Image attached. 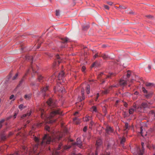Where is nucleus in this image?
<instances>
[{
  "instance_id": "obj_42",
  "label": "nucleus",
  "mask_w": 155,
  "mask_h": 155,
  "mask_svg": "<svg viewBox=\"0 0 155 155\" xmlns=\"http://www.w3.org/2000/svg\"><path fill=\"white\" fill-rule=\"evenodd\" d=\"M86 69V67L85 66H83L82 68V71L83 72H84Z\"/></svg>"
},
{
  "instance_id": "obj_47",
  "label": "nucleus",
  "mask_w": 155,
  "mask_h": 155,
  "mask_svg": "<svg viewBox=\"0 0 155 155\" xmlns=\"http://www.w3.org/2000/svg\"><path fill=\"white\" fill-rule=\"evenodd\" d=\"M146 17L149 19H152V16L151 15H147L146 16Z\"/></svg>"
},
{
  "instance_id": "obj_7",
  "label": "nucleus",
  "mask_w": 155,
  "mask_h": 155,
  "mask_svg": "<svg viewBox=\"0 0 155 155\" xmlns=\"http://www.w3.org/2000/svg\"><path fill=\"white\" fill-rule=\"evenodd\" d=\"M54 90L55 92L56 91H58L62 93H63L65 91V90L64 87H61L60 86L55 87L54 88Z\"/></svg>"
},
{
  "instance_id": "obj_34",
  "label": "nucleus",
  "mask_w": 155,
  "mask_h": 155,
  "mask_svg": "<svg viewBox=\"0 0 155 155\" xmlns=\"http://www.w3.org/2000/svg\"><path fill=\"white\" fill-rule=\"evenodd\" d=\"M56 15L57 16H60V12L58 10H56Z\"/></svg>"
},
{
  "instance_id": "obj_25",
  "label": "nucleus",
  "mask_w": 155,
  "mask_h": 155,
  "mask_svg": "<svg viewBox=\"0 0 155 155\" xmlns=\"http://www.w3.org/2000/svg\"><path fill=\"white\" fill-rule=\"evenodd\" d=\"M78 117H75V118L73 119V120L74 121L75 123L76 124H79V121L78 122L77 121V120H78Z\"/></svg>"
},
{
  "instance_id": "obj_11",
  "label": "nucleus",
  "mask_w": 155,
  "mask_h": 155,
  "mask_svg": "<svg viewBox=\"0 0 155 155\" xmlns=\"http://www.w3.org/2000/svg\"><path fill=\"white\" fill-rule=\"evenodd\" d=\"M64 74L63 71H62L60 72L58 75V78L59 80H60L62 79V78L64 77Z\"/></svg>"
},
{
  "instance_id": "obj_9",
  "label": "nucleus",
  "mask_w": 155,
  "mask_h": 155,
  "mask_svg": "<svg viewBox=\"0 0 155 155\" xmlns=\"http://www.w3.org/2000/svg\"><path fill=\"white\" fill-rule=\"evenodd\" d=\"M100 56L102 57L105 60L109 58H110L111 59H113V57L110 58V56L107 55L106 54H103L101 55Z\"/></svg>"
},
{
  "instance_id": "obj_61",
  "label": "nucleus",
  "mask_w": 155,
  "mask_h": 155,
  "mask_svg": "<svg viewBox=\"0 0 155 155\" xmlns=\"http://www.w3.org/2000/svg\"><path fill=\"white\" fill-rule=\"evenodd\" d=\"M71 155H81V154H79L78 155L76 154L75 153H74L71 154Z\"/></svg>"
},
{
  "instance_id": "obj_33",
  "label": "nucleus",
  "mask_w": 155,
  "mask_h": 155,
  "mask_svg": "<svg viewBox=\"0 0 155 155\" xmlns=\"http://www.w3.org/2000/svg\"><path fill=\"white\" fill-rule=\"evenodd\" d=\"M125 138L124 137H123L122 138V139L120 141V143L121 144H123L125 142Z\"/></svg>"
},
{
  "instance_id": "obj_51",
  "label": "nucleus",
  "mask_w": 155,
  "mask_h": 155,
  "mask_svg": "<svg viewBox=\"0 0 155 155\" xmlns=\"http://www.w3.org/2000/svg\"><path fill=\"white\" fill-rule=\"evenodd\" d=\"M129 71H128V73L127 75V78H129L130 76V74L129 73H128Z\"/></svg>"
},
{
  "instance_id": "obj_27",
  "label": "nucleus",
  "mask_w": 155,
  "mask_h": 155,
  "mask_svg": "<svg viewBox=\"0 0 155 155\" xmlns=\"http://www.w3.org/2000/svg\"><path fill=\"white\" fill-rule=\"evenodd\" d=\"M10 99H13L12 101H14V100L15 99V97L14 95L13 94L10 97Z\"/></svg>"
},
{
  "instance_id": "obj_56",
  "label": "nucleus",
  "mask_w": 155,
  "mask_h": 155,
  "mask_svg": "<svg viewBox=\"0 0 155 155\" xmlns=\"http://www.w3.org/2000/svg\"><path fill=\"white\" fill-rule=\"evenodd\" d=\"M124 106L125 107H127V104L126 103L124 102Z\"/></svg>"
},
{
  "instance_id": "obj_4",
  "label": "nucleus",
  "mask_w": 155,
  "mask_h": 155,
  "mask_svg": "<svg viewBox=\"0 0 155 155\" xmlns=\"http://www.w3.org/2000/svg\"><path fill=\"white\" fill-rule=\"evenodd\" d=\"M141 145L142 146V150H140V148L137 147L136 149V153L138 155H142L144 150V143L142 142L141 143Z\"/></svg>"
},
{
  "instance_id": "obj_37",
  "label": "nucleus",
  "mask_w": 155,
  "mask_h": 155,
  "mask_svg": "<svg viewBox=\"0 0 155 155\" xmlns=\"http://www.w3.org/2000/svg\"><path fill=\"white\" fill-rule=\"evenodd\" d=\"M50 128L49 126H46L45 127V129L46 130L49 131Z\"/></svg>"
},
{
  "instance_id": "obj_12",
  "label": "nucleus",
  "mask_w": 155,
  "mask_h": 155,
  "mask_svg": "<svg viewBox=\"0 0 155 155\" xmlns=\"http://www.w3.org/2000/svg\"><path fill=\"white\" fill-rule=\"evenodd\" d=\"M106 131L107 133L109 134L113 132V129L110 127L108 126L107 127Z\"/></svg>"
},
{
  "instance_id": "obj_32",
  "label": "nucleus",
  "mask_w": 155,
  "mask_h": 155,
  "mask_svg": "<svg viewBox=\"0 0 155 155\" xmlns=\"http://www.w3.org/2000/svg\"><path fill=\"white\" fill-rule=\"evenodd\" d=\"M48 87L47 86L45 87L43 89L41 90L42 92H45L46 91L48 90Z\"/></svg>"
},
{
  "instance_id": "obj_63",
  "label": "nucleus",
  "mask_w": 155,
  "mask_h": 155,
  "mask_svg": "<svg viewBox=\"0 0 155 155\" xmlns=\"http://www.w3.org/2000/svg\"><path fill=\"white\" fill-rule=\"evenodd\" d=\"M133 154H134V155H138L137 154V153H136V152H134L133 153Z\"/></svg>"
},
{
  "instance_id": "obj_60",
  "label": "nucleus",
  "mask_w": 155,
  "mask_h": 155,
  "mask_svg": "<svg viewBox=\"0 0 155 155\" xmlns=\"http://www.w3.org/2000/svg\"><path fill=\"white\" fill-rule=\"evenodd\" d=\"M23 80H21L20 82L19 85H21V84H22V83H23Z\"/></svg>"
},
{
  "instance_id": "obj_55",
  "label": "nucleus",
  "mask_w": 155,
  "mask_h": 155,
  "mask_svg": "<svg viewBox=\"0 0 155 155\" xmlns=\"http://www.w3.org/2000/svg\"><path fill=\"white\" fill-rule=\"evenodd\" d=\"M97 154H98V153H97V152L96 151L95 154H94V153H92L91 154V155H97Z\"/></svg>"
},
{
  "instance_id": "obj_62",
  "label": "nucleus",
  "mask_w": 155,
  "mask_h": 155,
  "mask_svg": "<svg viewBox=\"0 0 155 155\" xmlns=\"http://www.w3.org/2000/svg\"><path fill=\"white\" fill-rule=\"evenodd\" d=\"M17 116V114L16 113H15V114L14 115V118H15Z\"/></svg>"
},
{
  "instance_id": "obj_19",
  "label": "nucleus",
  "mask_w": 155,
  "mask_h": 155,
  "mask_svg": "<svg viewBox=\"0 0 155 155\" xmlns=\"http://www.w3.org/2000/svg\"><path fill=\"white\" fill-rule=\"evenodd\" d=\"M55 78V76L54 74H53L49 78V81L51 82L53 81L54 79Z\"/></svg>"
},
{
  "instance_id": "obj_58",
  "label": "nucleus",
  "mask_w": 155,
  "mask_h": 155,
  "mask_svg": "<svg viewBox=\"0 0 155 155\" xmlns=\"http://www.w3.org/2000/svg\"><path fill=\"white\" fill-rule=\"evenodd\" d=\"M71 147L70 146H69V147H64V149H68L69 148H70Z\"/></svg>"
},
{
  "instance_id": "obj_20",
  "label": "nucleus",
  "mask_w": 155,
  "mask_h": 155,
  "mask_svg": "<svg viewBox=\"0 0 155 155\" xmlns=\"http://www.w3.org/2000/svg\"><path fill=\"white\" fill-rule=\"evenodd\" d=\"M151 68V66L150 65H149L147 68L145 69V71L146 72H148L150 71V70Z\"/></svg>"
},
{
  "instance_id": "obj_52",
  "label": "nucleus",
  "mask_w": 155,
  "mask_h": 155,
  "mask_svg": "<svg viewBox=\"0 0 155 155\" xmlns=\"http://www.w3.org/2000/svg\"><path fill=\"white\" fill-rule=\"evenodd\" d=\"M107 3L108 5H111L113 4V3L112 2H107Z\"/></svg>"
},
{
  "instance_id": "obj_2",
  "label": "nucleus",
  "mask_w": 155,
  "mask_h": 155,
  "mask_svg": "<svg viewBox=\"0 0 155 155\" xmlns=\"http://www.w3.org/2000/svg\"><path fill=\"white\" fill-rule=\"evenodd\" d=\"M39 110L41 113V117L42 118H44L46 123L49 124L52 123L55 121V120H50L51 118L54 117V116L57 114H61L62 111H60L59 108L55 109L53 110L52 111L51 113L49 116H46L44 114V110L41 109L40 108Z\"/></svg>"
},
{
  "instance_id": "obj_54",
  "label": "nucleus",
  "mask_w": 155,
  "mask_h": 155,
  "mask_svg": "<svg viewBox=\"0 0 155 155\" xmlns=\"http://www.w3.org/2000/svg\"><path fill=\"white\" fill-rule=\"evenodd\" d=\"M98 55L97 54H95L93 57V58L94 59L95 58L97 57H98Z\"/></svg>"
},
{
  "instance_id": "obj_18",
  "label": "nucleus",
  "mask_w": 155,
  "mask_h": 155,
  "mask_svg": "<svg viewBox=\"0 0 155 155\" xmlns=\"http://www.w3.org/2000/svg\"><path fill=\"white\" fill-rule=\"evenodd\" d=\"M102 143V140L101 139H98L97 140L96 144L97 146L100 145Z\"/></svg>"
},
{
  "instance_id": "obj_3",
  "label": "nucleus",
  "mask_w": 155,
  "mask_h": 155,
  "mask_svg": "<svg viewBox=\"0 0 155 155\" xmlns=\"http://www.w3.org/2000/svg\"><path fill=\"white\" fill-rule=\"evenodd\" d=\"M62 145V144L61 143H60L57 148L51 151V154L52 155H59V152L57 151V150H60Z\"/></svg>"
},
{
  "instance_id": "obj_31",
  "label": "nucleus",
  "mask_w": 155,
  "mask_h": 155,
  "mask_svg": "<svg viewBox=\"0 0 155 155\" xmlns=\"http://www.w3.org/2000/svg\"><path fill=\"white\" fill-rule=\"evenodd\" d=\"M142 91L144 93H147V91L145 89L144 87H142Z\"/></svg>"
},
{
  "instance_id": "obj_35",
  "label": "nucleus",
  "mask_w": 155,
  "mask_h": 155,
  "mask_svg": "<svg viewBox=\"0 0 155 155\" xmlns=\"http://www.w3.org/2000/svg\"><path fill=\"white\" fill-rule=\"evenodd\" d=\"M94 123L92 121H91L90 124V126H89V128L91 129L92 128V126H93L94 124Z\"/></svg>"
},
{
  "instance_id": "obj_26",
  "label": "nucleus",
  "mask_w": 155,
  "mask_h": 155,
  "mask_svg": "<svg viewBox=\"0 0 155 155\" xmlns=\"http://www.w3.org/2000/svg\"><path fill=\"white\" fill-rule=\"evenodd\" d=\"M128 124L127 123H125V128L124 130L126 131V132H127V130L128 129Z\"/></svg>"
},
{
  "instance_id": "obj_45",
  "label": "nucleus",
  "mask_w": 155,
  "mask_h": 155,
  "mask_svg": "<svg viewBox=\"0 0 155 155\" xmlns=\"http://www.w3.org/2000/svg\"><path fill=\"white\" fill-rule=\"evenodd\" d=\"M119 86V84L113 85L111 86V87H118Z\"/></svg>"
},
{
  "instance_id": "obj_64",
  "label": "nucleus",
  "mask_w": 155,
  "mask_h": 155,
  "mask_svg": "<svg viewBox=\"0 0 155 155\" xmlns=\"http://www.w3.org/2000/svg\"><path fill=\"white\" fill-rule=\"evenodd\" d=\"M153 115V119H155V113Z\"/></svg>"
},
{
  "instance_id": "obj_6",
  "label": "nucleus",
  "mask_w": 155,
  "mask_h": 155,
  "mask_svg": "<svg viewBox=\"0 0 155 155\" xmlns=\"http://www.w3.org/2000/svg\"><path fill=\"white\" fill-rule=\"evenodd\" d=\"M47 104L50 107H54L56 106V104L54 101L51 98H49L47 102Z\"/></svg>"
},
{
  "instance_id": "obj_28",
  "label": "nucleus",
  "mask_w": 155,
  "mask_h": 155,
  "mask_svg": "<svg viewBox=\"0 0 155 155\" xmlns=\"http://www.w3.org/2000/svg\"><path fill=\"white\" fill-rule=\"evenodd\" d=\"M82 95V99H81V98L80 97H79L78 98V100L80 101H82V100H84L85 98L84 94H83V95Z\"/></svg>"
},
{
  "instance_id": "obj_13",
  "label": "nucleus",
  "mask_w": 155,
  "mask_h": 155,
  "mask_svg": "<svg viewBox=\"0 0 155 155\" xmlns=\"http://www.w3.org/2000/svg\"><path fill=\"white\" fill-rule=\"evenodd\" d=\"M145 85L149 87H155V84L152 83H146L145 84Z\"/></svg>"
},
{
  "instance_id": "obj_1",
  "label": "nucleus",
  "mask_w": 155,
  "mask_h": 155,
  "mask_svg": "<svg viewBox=\"0 0 155 155\" xmlns=\"http://www.w3.org/2000/svg\"><path fill=\"white\" fill-rule=\"evenodd\" d=\"M62 136V134L59 132L54 134L52 135V138L48 135L45 134L41 141L40 142L39 139L36 136H33V139L37 143L33 147V151L35 153V152L38 145L41 146V148H42L47 144H49L51 141H57L59 140Z\"/></svg>"
},
{
  "instance_id": "obj_8",
  "label": "nucleus",
  "mask_w": 155,
  "mask_h": 155,
  "mask_svg": "<svg viewBox=\"0 0 155 155\" xmlns=\"http://www.w3.org/2000/svg\"><path fill=\"white\" fill-rule=\"evenodd\" d=\"M74 145H77L79 147L81 148L82 145V142L79 138H78L77 139V142L73 143Z\"/></svg>"
},
{
  "instance_id": "obj_46",
  "label": "nucleus",
  "mask_w": 155,
  "mask_h": 155,
  "mask_svg": "<svg viewBox=\"0 0 155 155\" xmlns=\"http://www.w3.org/2000/svg\"><path fill=\"white\" fill-rule=\"evenodd\" d=\"M87 127L86 126H85L84 127L83 130L84 132H86L87 130Z\"/></svg>"
},
{
  "instance_id": "obj_43",
  "label": "nucleus",
  "mask_w": 155,
  "mask_h": 155,
  "mask_svg": "<svg viewBox=\"0 0 155 155\" xmlns=\"http://www.w3.org/2000/svg\"><path fill=\"white\" fill-rule=\"evenodd\" d=\"M104 7L106 9L109 10V6L107 5H104Z\"/></svg>"
},
{
  "instance_id": "obj_23",
  "label": "nucleus",
  "mask_w": 155,
  "mask_h": 155,
  "mask_svg": "<svg viewBox=\"0 0 155 155\" xmlns=\"http://www.w3.org/2000/svg\"><path fill=\"white\" fill-rule=\"evenodd\" d=\"M141 107L144 108H147V104L145 103H142L141 105Z\"/></svg>"
},
{
  "instance_id": "obj_36",
  "label": "nucleus",
  "mask_w": 155,
  "mask_h": 155,
  "mask_svg": "<svg viewBox=\"0 0 155 155\" xmlns=\"http://www.w3.org/2000/svg\"><path fill=\"white\" fill-rule=\"evenodd\" d=\"M83 29L84 30H85L89 28V26L88 25H86V26H83Z\"/></svg>"
},
{
  "instance_id": "obj_50",
  "label": "nucleus",
  "mask_w": 155,
  "mask_h": 155,
  "mask_svg": "<svg viewBox=\"0 0 155 155\" xmlns=\"http://www.w3.org/2000/svg\"><path fill=\"white\" fill-rule=\"evenodd\" d=\"M97 64V63L94 62V63L92 65L91 67H94L95 65H96V64Z\"/></svg>"
},
{
  "instance_id": "obj_44",
  "label": "nucleus",
  "mask_w": 155,
  "mask_h": 155,
  "mask_svg": "<svg viewBox=\"0 0 155 155\" xmlns=\"http://www.w3.org/2000/svg\"><path fill=\"white\" fill-rule=\"evenodd\" d=\"M18 76V74H15V75L13 77L12 79L13 80H15L17 78V77Z\"/></svg>"
},
{
  "instance_id": "obj_48",
  "label": "nucleus",
  "mask_w": 155,
  "mask_h": 155,
  "mask_svg": "<svg viewBox=\"0 0 155 155\" xmlns=\"http://www.w3.org/2000/svg\"><path fill=\"white\" fill-rule=\"evenodd\" d=\"M84 89L83 88L81 90V92L82 95L84 94Z\"/></svg>"
},
{
  "instance_id": "obj_10",
  "label": "nucleus",
  "mask_w": 155,
  "mask_h": 155,
  "mask_svg": "<svg viewBox=\"0 0 155 155\" xmlns=\"http://www.w3.org/2000/svg\"><path fill=\"white\" fill-rule=\"evenodd\" d=\"M126 81L121 79L119 81V85L121 86H124L126 84Z\"/></svg>"
},
{
  "instance_id": "obj_24",
  "label": "nucleus",
  "mask_w": 155,
  "mask_h": 155,
  "mask_svg": "<svg viewBox=\"0 0 155 155\" xmlns=\"http://www.w3.org/2000/svg\"><path fill=\"white\" fill-rule=\"evenodd\" d=\"M43 78V77L41 75H39L38 77V80L39 81H40L41 80H42Z\"/></svg>"
},
{
  "instance_id": "obj_5",
  "label": "nucleus",
  "mask_w": 155,
  "mask_h": 155,
  "mask_svg": "<svg viewBox=\"0 0 155 155\" xmlns=\"http://www.w3.org/2000/svg\"><path fill=\"white\" fill-rule=\"evenodd\" d=\"M61 40H62L61 43V44H64V45H61L60 47L61 48H65L66 47V44L68 42L70 41L69 39L68 38L66 37L65 38H61Z\"/></svg>"
},
{
  "instance_id": "obj_53",
  "label": "nucleus",
  "mask_w": 155,
  "mask_h": 155,
  "mask_svg": "<svg viewBox=\"0 0 155 155\" xmlns=\"http://www.w3.org/2000/svg\"><path fill=\"white\" fill-rule=\"evenodd\" d=\"M108 90H106L104 92V94H107L108 93Z\"/></svg>"
},
{
  "instance_id": "obj_49",
  "label": "nucleus",
  "mask_w": 155,
  "mask_h": 155,
  "mask_svg": "<svg viewBox=\"0 0 155 155\" xmlns=\"http://www.w3.org/2000/svg\"><path fill=\"white\" fill-rule=\"evenodd\" d=\"M31 68L32 70L33 71V72H36V71H35L34 68L32 66H31Z\"/></svg>"
},
{
  "instance_id": "obj_59",
  "label": "nucleus",
  "mask_w": 155,
  "mask_h": 155,
  "mask_svg": "<svg viewBox=\"0 0 155 155\" xmlns=\"http://www.w3.org/2000/svg\"><path fill=\"white\" fill-rule=\"evenodd\" d=\"M56 58L57 59H59L60 58L59 57V56L58 55H57L56 56Z\"/></svg>"
},
{
  "instance_id": "obj_21",
  "label": "nucleus",
  "mask_w": 155,
  "mask_h": 155,
  "mask_svg": "<svg viewBox=\"0 0 155 155\" xmlns=\"http://www.w3.org/2000/svg\"><path fill=\"white\" fill-rule=\"evenodd\" d=\"M90 86L89 85H88L86 87V91L87 93V94H88L90 93Z\"/></svg>"
},
{
  "instance_id": "obj_57",
  "label": "nucleus",
  "mask_w": 155,
  "mask_h": 155,
  "mask_svg": "<svg viewBox=\"0 0 155 155\" xmlns=\"http://www.w3.org/2000/svg\"><path fill=\"white\" fill-rule=\"evenodd\" d=\"M42 123H40L39 124H37V126L38 127H39V126H41L42 125Z\"/></svg>"
},
{
  "instance_id": "obj_14",
  "label": "nucleus",
  "mask_w": 155,
  "mask_h": 155,
  "mask_svg": "<svg viewBox=\"0 0 155 155\" xmlns=\"http://www.w3.org/2000/svg\"><path fill=\"white\" fill-rule=\"evenodd\" d=\"M31 113V111H29V112H28L27 114H24L21 117V118L22 119H23V118L24 117H28L30 116Z\"/></svg>"
},
{
  "instance_id": "obj_41",
  "label": "nucleus",
  "mask_w": 155,
  "mask_h": 155,
  "mask_svg": "<svg viewBox=\"0 0 155 155\" xmlns=\"http://www.w3.org/2000/svg\"><path fill=\"white\" fill-rule=\"evenodd\" d=\"M140 133H141V134L142 136L143 137H144V136L143 135V129H142V127H140Z\"/></svg>"
},
{
  "instance_id": "obj_30",
  "label": "nucleus",
  "mask_w": 155,
  "mask_h": 155,
  "mask_svg": "<svg viewBox=\"0 0 155 155\" xmlns=\"http://www.w3.org/2000/svg\"><path fill=\"white\" fill-rule=\"evenodd\" d=\"M4 119H2L0 120V128H1L2 127V124L4 121Z\"/></svg>"
},
{
  "instance_id": "obj_29",
  "label": "nucleus",
  "mask_w": 155,
  "mask_h": 155,
  "mask_svg": "<svg viewBox=\"0 0 155 155\" xmlns=\"http://www.w3.org/2000/svg\"><path fill=\"white\" fill-rule=\"evenodd\" d=\"M22 148H23V149L25 151V152H30L29 150H28V148L26 147H22Z\"/></svg>"
},
{
  "instance_id": "obj_15",
  "label": "nucleus",
  "mask_w": 155,
  "mask_h": 155,
  "mask_svg": "<svg viewBox=\"0 0 155 155\" xmlns=\"http://www.w3.org/2000/svg\"><path fill=\"white\" fill-rule=\"evenodd\" d=\"M136 110V107H134L133 108H131L129 109V113L130 114H132L133 112Z\"/></svg>"
},
{
  "instance_id": "obj_16",
  "label": "nucleus",
  "mask_w": 155,
  "mask_h": 155,
  "mask_svg": "<svg viewBox=\"0 0 155 155\" xmlns=\"http://www.w3.org/2000/svg\"><path fill=\"white\" fill-rule=\"evenodd\" d=\"M90 110L93 112H97V107L95 106H93L90 109Z\"/></svg>"
},
{
  "instance_id": "obj_17",
  "label": "nucleus",
  "mask_w": 155,
  "mask_h": 155,
  "mask_svg": "<svg viewBox=\"0 0 155 155\" xmlns=\"http://www.w3.org/2000/svg\"><path fill=\"white\" fill-rule=\"evenodd\" d=\"M91 119V117L89 116H86L85 118H84V121H87Z\"/></svg>"
},
{
  "instance_id": "obj_22",
  "label": "nucleus",
  "mask_w": 155,
  "mask_h": 155,
  "mask_svg": "<svg viewBox=\"0 0 155 155\" xmlns=\"http://www.w3.org/2000/svg\"><path fill=\"white\" fill-rule=\"evenodd\" d=\"M31 97V94H29L28 95H25V98L27 100H29Z\"/></svg>"
},
{
  "instance_id": "obj_38",
  "label": "nucleus",
  "mask_w": 155,
  "mask_h": 155,
  "mask_svg": "<svg viewBox=\"0 0 155 155\" xmlns=\"http://www.w3.org/2000/svg\"><path fill=\"white\" fill-rule=\"evenodd\" d=\"M119 8L121 9H125L127 8L126 7L122 6H120Z\"/></svg>"
},
{
  "instance_id": "obj_40",
  "label": "nucleus",
  "mask_w": 155,
  "mask_h": 155,
  "mask_svg": "<svg viewBox=\"0 0 155 155\" xmlns=\"http://www.w3.org/2000/svg\"><path fill=\"white\" fill-rule=\"evenodd\" d=\"M23 107V105L21 104L18 107H19V109L21 110L22 109Z\"/></svg>"
},
{
  "instance_id": "obj_39",
  "label": "nucleus",
  "mask_w": 155,
  "mask_h": 155,
  "mask_svg": "<svg viewBox=\"0 0 155 155\" xmlns=\"http://www.w3.org/2000/svg\"><path fill=\"white\" fill-rule=\"evenodd\" d=\"M155 113L154 111L153 110H151L149 112V114H151L152 115H153Z\"/></svg>"
}]
</instances>
